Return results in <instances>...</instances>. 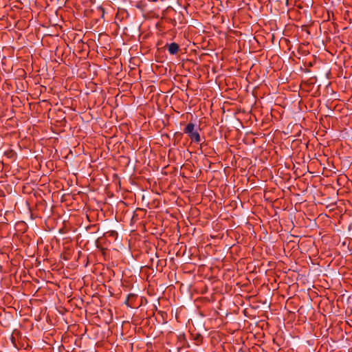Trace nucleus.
I'll use <instances>...</instances> for the list:
<instances>
[{"instance_id":"obj_1","label":"nucleus","mask_w":352,"mask_h":352,"mask_svg":"<svg viewBox=\"0 0 352 352\" xmlns=\"http://www.w3.org/2000/svg\"><path fill=\"white\" fill-rule=\"evenodd\" d=\"M200 128L192 122H189L184 129L183 131L187 134L192 142L199 143L201 137L199 133Z\"/></svg>"},{"instance_id":"obj_3","label":"nucleus","mask_w":352,"mask_h":352,"mask_svg":"<svg viewBox=\"0 0 352 352\" xmlns=\"http://www.w3.org/2000/svg\"><path fill=\"white\" fill-rule=\"evenodd\" d=\"M194 340L196 342V344L199 345L203 342V336L200 334H197L195 337Z\"/></svg>"},{"instance_id":"obj_4","label":"nucleus","mask_w":352,"mask_h":352,"mask_svg":"<svg viewBox=\"0 0 352 352\" xmlns=\"http://www.w3.org/2000/svg\"><path fill=\"white\" fill-rule=\"evenodd\" d=\"M133 294H129V295L127 296V298H126V300H125V304H126V305H127L128 306H130V305H129V298H130V297H133Z\"/></svg>"},{"instance_id":"obj_2","label":"nucleus","mask_w":352,"mask_h":352,"mask_svg":"<svg viewBox=\"0 0 352 352\" xmlns=\"http://www.w3.org/2000/svg\"><path fill=\"white\" fill-rule=\"evenodd\" d=\"M166 47L170 55H176L179 51V45L176 43H166Z\"/></svg>"}]
</instances>
